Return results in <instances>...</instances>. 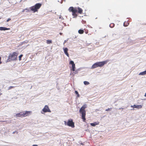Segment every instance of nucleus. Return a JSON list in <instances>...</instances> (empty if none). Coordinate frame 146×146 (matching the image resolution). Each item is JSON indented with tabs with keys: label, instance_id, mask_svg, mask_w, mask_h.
<instances>
[{
	"label": "nucleus",
	"instance_id": "1",
	"mask_svg": "<svg viewBox=\"0 0 146 146\" xmlns=\"http://www.w3.org/2000/svg\"><path fill=\"white\" fill-rule=\"evenodd\" d=\"M87 105L86 104L84 105L79 110V112L82 114V117L83 121L85 122L86 120L85 115L86 111L85 109L87 108Z\"/></svg>",
	"mask_w": 146,
	"mask_h": 146
},
{
	"label": "nucleus",
	"instance_id": "2",
	"mask_svg": "<svg viewBox=\"0 0 146 146\" xmlns=\"http://www.w3.org/2000/svg\"><path fill=\"white\" fill-rule=\"evenodd\" d=\"M18 53L17 52H14L12 54H10L8 57L7 62H9L11 61H13L17 60V57Z\"/></svg>",
	"mask_w": 146,
	"mask_h": 146
},
{
	"label": "nucleus",
	"instance_id": "3",
	"mask_svg": "<svg viewBox=\"0 0 146 146\" xmlns=\"http://www.w3.org/2000/svg\"><path fill=\"white\" fill-rule=\"evenodd\" d=\"M107 61L106 60L102 62H99L94 64L92 66V69H94L98 67H101L103 66L105 64H106Z\"/></svg>",
	"mask_w": 146,
	"mask_h": 146
},
{
	"label": "nucleus",
	"instance_id": "4",
	"mask_svg": "<svg viewBox=\"0 0 146 146\" xmlns=\"http://www.w3.org/2000/svg\"><path fill=\"white\" fill-rule=\"evenodd\" d=\"M42 4L40 3L36 4L34 6L31 7L30 8L31 11L35 13L41 7Z\"/></svg>",
	"mask_w": 146,
	"mask_h": 146
},
{
	"label": "nucleus",
	"instance_id": "5",
	"mask_svg": "<svg viewBox=\"0 0 146 146\" xmlns=\"http://www.w3.org/2000/svg\"><path fill=\"white\" fill-rule=\"evenodd\" d=\"M47 112H50L51 111L49 109L48 106L46 105L42 109V111H41V113L42 114H43L44 113Z\"/></svg>",
	"mask_w": 146,
	"mask_h": 146
},
{
	"label": "nucleus",
	"instance_id": "6",
	"mask_svg": "<svg viewBox=\"0 0 146 146\" xmlns=\"http://www.w3.org/2000/svg\"><path fill=\"white\" fill-rule=\"evenodd\" d=\"M67 125L73 128L74 127V123L72 120H69L67 123Z\"/></svg>",
	"mask_w": 146,
	"mask_h": 146
},
{
	"label": "nucleus",
	"instance_id": "7",
	"mask_svg": "<svg viewBox=\"0 0 146 146\" xmlns=\"http://www.w3.org/2000/svg\"><path fill=\"white\" fill-rule=\"evenodd\" d=\"M70 64L72 65V70L73 71H75V65L74 61L72 60L70 61Z\"/></svg>",
	"mask_w": 146,
	"mask_h": 146
},
{
	"label": "nucleus",
	"instance_id": "8",
	"mask_svg": "<svg viewBox=\"0 0 146 146\" xmlns=\"http://www.w3.org/2000/svg\"><path fill=\"white\" fill-rule=\"evenodd\" d=\"M64 52L65 54L68 57H69V54L68 53V49L67 48H63Z\"/></svg>",
	"mask_w": 146,
	"mask_h": 146
},
{
	"label": "nucleus",
	"instance_id": "9",
	"mask_svg": "<svg viewBox=\"0 0 146 146\" xmlns=\"http://www.w3.org/2000/svg\"><path fill=\"white\" fill-rule=\"evenodd\" d=\"M31 111H25V113H23V116L25 117L27 116L30 114Z\"/></svg>",
	"mask_w": 146,
	"mask_h": 146
},
{
	"label": "nucleus",
	"instance_id": "10",
	"mask_svg": "<svg viewBox=\"0 0 146 146\" xmlns=\"http://www.w3.org/2000/svg\"><path fill=\"white\" fill-rule=\"evenodd\" d=\"M16 117H21L23 116V113L20 112L17 113L15 115Z\"/></svg>",
	"mask_w": 146,
	"mask_h": 146
},
{
	"label": "nucleus",
	"instance_id": "11",
	"mask_svg": "<svg viewBox=\"0 0 146 146\" xmlns=\"http://www.w3.org/2000/svg\"><path fill=\"white\" fill-rule=\"evenodd\" d=\"M10 29L9 28H7L5 27H0V30L1 31H5Z\"/></svg>",
	"mask_w": 146,
	"mask_h": 146
},
{
	"label": "nucleus",
	"instance_id": "12",
	"mask_svg": "<svg viewBox=\"0 0 146 146\" xmlns=\"http://www.w3.org/2000/svg\"><path fill=\"white\" fill-rule=\"evenodd\" d=\"M133 108L138 109L141 108L142 107V106L141 105H133Z\"/></svg>",
	"mask_w": 146,
	"mask_h": 146
},
{
	"label": "nucleus",
	"instance_id": "13",
	"mask_svg": "<svg viewBox=\"0 0 146 146\" xmlns=\"http://www.w3.org/2000/svg\"><path fill=\"white\" fill-rule=\"evenodd\" d=\"M146 74V70L143 72H140L139 74V75H144Z\"/></svg>",
	"mask_w": 146,
	"mask_h": 146
},
{
	"label": "nucleus",
	"instance_id": "14",
	"mask_svg": "<svg viewBox=\"0 0 146 146\" xmlns=\"http://www.w3.org/2000/svg\"><path fill=\"white\" fill-rule=\"evenodd\" d=\"M98 124V123H97L96 122H95L93 123H90V125L92 126H95L96 125Z\"/></svg>",
	"mask_w": 146,
	"mask_h": 146
},
{
	"label": "nucleus",
	"instance_id": "15",
	"mask_svg": "<svg viewBox=\"0 0 146 146\" xmlns=\"http://www.w3.org/2000/svg\"><path fill=\"white\" fill-rule=\"evenodd\" d=\"M78 12L80 14H81L82 13V9L80 7H78Z\"/></svg>",
	"mask_w": 146,
	"mask_h": 146
},
{
	"label": "nucleus",
	"instance_id": "16",
	"mask_svg": "<svg viewBox=\"0 0 146 146\" xmlns=\"http://www.w3.org/2000/svg\"><path fill=\"white\" fill-rule=\"evenodd\" d=\"M78 32L79 34H82L83 33L84 31L83 30L80 29L78 30Z\"/></svg>",
	"mask_w": 146,
	"mask_h": 146
},
{
	"label": "nucleus",
	"instance_id": "17",
	"mask_svg": "<svg viewBox=\"0 0 146 146\" xmlns=\"http://www.w3.org/2000/svg\"><path fill=\"white\" fill-rule=\"evenodd\" d=\"M77 12V10L76 8H74L73 10L72 13H76Z\"/></svg>",
	"mask_w": 146,
	"mask_h": 146
},
{
	"label": "nucleus",
	"instance_id": "18",
	"mask_svg": "<svg viewBox=\"0 0 146 146\" xmlns=\"http://www.w3.org/2000/svg\"><path fill=\"white\" fill-rule=\"evenodd\" d=\"M84 83L85 85H88L90 84V83L89 82L86 81H84Z\"/></svg>",
	"mask_w": 146,
	"mask_h": 146
},
{
	"label": "nucleus",
	"instance_id": "19",
	"mask_svg": "<svg viewBox=\"0 0 146 146\" xmlns=\"http://www.w3.org/2000/svg\"><path fill=\"white\" fill-rule=\"evenodd\" d=\"M74 8L73 7H70L69 9V10L70 11L72 12Z\"/></svg>",
	"mask_w": 146,
	"mask_h": 146
},
{
	"label": "nucleus",
	"instance_id": "20",
	"mask_svg": "<svg viewBox=\"0 0 146 146\" xmlns=\"http://www.w3.org/2000/svg\"><path fill=\"white\" fill-rule=\"evenodd\" d=\"M114 25H115L114 23H111L110 25L109 26L111 28H113L114 26Z\"/></svg>",
	"mask_w": 146,
	"mask_h": 146
},
{
	"label": "nucleus",
	"instance_id": "21",
	"mask_svg": "<svg viewBox=\"0 0 146 146\" xmlns=\"http://www.w3.org/2000/svg\"><path fill=\"white\" fill-rule=\"evenodd\" d=\"M75 94H77V97H79V94H78V92L77 91H75Z\"/></svg>",
	"mask_w": 146,
	"mask_h": 146
},
{
	"label": "nucleus",
	"instance_id": "22",
	"mask_svg": "<svg viewBox=\"0 0 146 146\" xmlns=\"http://www.w3.org/2000/svg\"><path fill=\"white\" fill-rule=\"evenodd\" d=\"M23 56V54H21L19 56V60H21V58Z\"/></svg>",
	"mask_w": 146,
	"mask_h": 146
},
{
	"label": "nucleus",
	"instance_id": "23",
	"mask_svg": "<svg viewBox=\"0 0 146 146\" xmlns=\"http://www.w3.org/2000/svg\"><path fill=\"white\" fill-rule=\"evenodd\" d=\"M52 42V41L51 40H47V43L48 44H50Z\"/></svg>",
	"mask_w": 146,
	"mask_h": 146
},
{
	"label": "nucleus",
	"instance_id": "24",
	"mask_svg": "<svg viewBox=\"0 0 146 146\" xmlns=\"http://www.w3.org/2000/svg\"><path fill=\"white\" fill-rule=\"evenodd\" d=\"M72 15L74 16V17H76L77 16V15L76 14V13H72Z\"/></svg>",
	"mask_w": 146,
	"mask_h": 146
},
{
	"label": "nucleus",
	"instance_id": "25",
	"mask_svg": "<svg viewBox=\"0 0 146 146\" xmlns=\"http://www.w3.org/2000/svg\"><path fill=\"white\" fill-rule=\"evenodd\" d=\"M14 87L13 86H10L9 87L8 90H9L11 89L12 88H13Z\"/></svg>",
	"mask_w": 146,
	"mask_h": 146
},
{
	"label": "nucleus",
	"instance_id": "26",
	"mask_svg": "<svg viewBox=\"0 0 146 146\" xmlns=\"http://www.w3.org/2000/svg\"><path fill=\"white\" fill-rule=\"evenodd\" d=\"M74 74H77L78 73V71L77 70H76L75 72H74Z\"/></svg>",
	"mask_w": 146,
	"mask_h": 146
},
{
	"label": "nucleus",
	"instance_id": "27",
	"mask_svg": "<svg viewBox=\"0 0 146 146\" xmlns=\"http://www.w3.org/2000/svg\"><path fill=\"white\" fill-rule=\"evenodd\" d=\"M59 19H64L62 17V16L61 15H60L59 17Z\"/></svg>",
	"mask_w": 146,
	"mask_h": 146
},
{
	"label": "nucleus",
	"instance_id": "28",
	"mask_svg": "<svg viewBox=\"0 0 146 146\" xmlns=\"http://www.w3.org/2000/svg\"><path fill=\"white\" fill-rule=\"evenodd\" d=\"M11 19L10 18H8L7 20V22H8L9 21H10L11 20Z\"/></svg>",
	"mask_w": 146,
	"mask_h": 146
},
{
	"label": "nucleus",
	"instance_id": "29",
	"mask_svg": "<svg viewBox=\"0 0 146 146\" xmlns=\"http://www.w3.org/2000/svg\"><path fill=\"white\" fill-rule=\"evenodd\" d=\"M68 41V39H67V40H65L64 41V44L67 41Z\"/></svg>",
	"mask_w": 146,
	"mask_h": 146
},
{
	"label": "nucleus",
	"instance_id": "30",
	"mask_svg": "<svg viewBox=\"0 0 146 146\" xmlns=\"http://www.w3.org/2000/svg\"><path fill=\"white\" fill-rule=\"evenodd\" d=\"M64 123H65V125H67V123L65 121H64Z\"/></svg>",
	"mask_w": 146,
	"mask_h": 146
},
{
	"label": "nucleus",
	"instance_id": "31",
	"mask_svg": "<svg viewBox=\"0 0 146 146\" xmlns=\"http://www.w3.org/2000/svg\"><path fill=\"white\" fill-rule=\"evenodd\" d=\"M110 109V108H108V109H107L106 110V111H109Z\"/></svg>",
	"mask_w": 146,
	"mask_h": 146
},
{
	"label": "nucleus",
	"instance_id": "32",
	"mask_svg": "<svg viewBox=\"0 0 146 146\" xmlns=\"http://www.w3.org/2000/svg\"><path fill=\"white\" fill-rule=\"evenodd\" d=\"M33 146H37V145H33Z\"/></svg>",
	"mask_w": 146,
	"mask_h": 146
},
{
	"label": "nucleus",
	"instance_id": "33",
	"mask_svg": "<svg viewBox=\"0 0 146 146\" xmlns=\"http://www.w3.org/2000/svg\"><path fill=\"white\" fill-rule=\"evenodd\" d=\"M119 109L120 110V109H123V108H119Z\"/></svg>",
	"mask_w": 146,
	"mask_h": 146
},
{
	"label": "nucleus",
	"instance_id": "34",
	"mask_svg": "<svg viewBox=\"0 0 146 146\" xmlns=\"http://www.w3.org/2000/svg\"><path fill=\"white\" fill-rule=\"evenodd\" d=\"M16 132L17 133H18V132H17L16 131H15V132H13V134H14L15 133V132Z\"/></svg>",
	"mask_w": 146,
	"mask_h": 146
},
{
	"label": "nucleus",
	"instance_id": "35",
	"mask_svg": "<svg viewBox=\"0 0 146 146\" xmlns=\"http://www.w3.org/2000/svg\"><path fill=\"white\" fill-rule=\"evenodd\" d=\"M60 35H62V33H60Z\"/></svg>",
	"mask_w": 146,
	"mask_h": 146
},
{
	"label": "nucleus",
	"instance_id": "36",
	"mask_svg": "<svg viewBox=\"0 0 146 146\" xmlns=\"http://www.w3.org/2000/svg\"><path fill=\"white\" fill-rule=\"evenodd\" d=\"M144 96L145 97H146V93H145V95H144Z\"/></svg>",
	"mask_w": 146,
	"mask_h": 146
},
{
	"label": "nucleus",
	"instance_id": "37",
	"mask_svg": "<svg viewBox=\"0 0 146 146\" xmlns=\"http://www.w3.org/2000/svg\"><path fill=\"white\" fill-rule=\"evenodd\" d=\"M131 107L133 108V105H131Z\"/></svg>",
	"mask_w": 146,
	"mask_h": 146
},
{
	"label": "nucleus",
	"instance_id": "38",
	"mask_svg": "<svg viewBox=\"0 0 146 146\" xmlns=\"http://www.w3.org/2000/svg\"><path fill=\"white\" fill-rule=\"evenodd\" d=\"M1 58L0 57V61H1Z\"/></svg>",
	"mask_w": 146,
	"mask_h": 146
},
{
	"label": "nucleus",
	"instance_id": "39",
	"mask_svg": "<svg viewBox=\"0 0 146 146\" xmlns=\"http://www.w3.org/2000/svg\"><path fill=\"white\" fill-rule=\"evenodd\" d=\"M1 61H0V64H1Z\"/></svg>",
	"mask_w": 146,
	"mask_h": 146
},
{
	"label": "nucleus",
	"instance_id": "40",
	"mask_svg": "<svg viewBox=\"0 0 146 146\" xmlns=\"http://www.w3.org/2000/svg\"><path fill=\"white\" fill-rule=\"evenodd\" d=\"M125 23V22H124V26H125V25H124Z\"/></svg>",
	"mask_w": 146,
	"mask_h": 146
}]
</instances>
